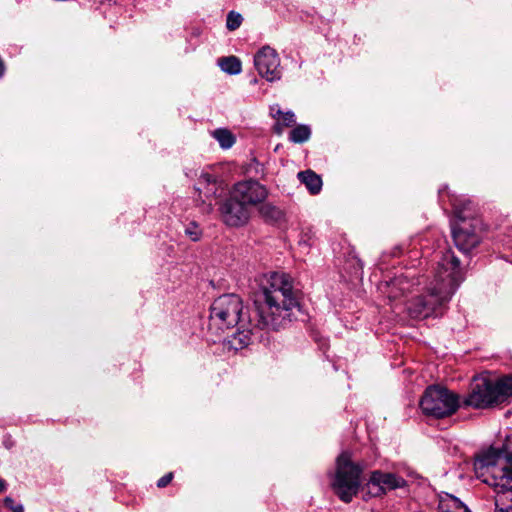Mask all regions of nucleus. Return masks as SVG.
<instances>
[{
  "mask_svg": "<svg viewBox=\"0 0 512 512\" xmlns=\"http://www.w3.org/2000/svg\"><path fill=\"white\" fill-rule=\"evenodd\" d=\"M332 487L342 501L349 503L352 500V455L348 451L337 458Z\"/></svg>",
  "mask_w": 512,
  "mask_h": 512,
  "instance_id": "obj_8",
  "label": "nucleus"
},
{
  "mask_svg": "<svg viewBox=\"0 0 512 512\" xmlns=\"http://www.w3.org/2000/svg\"><path fill=\"white\" fill-rule=\"evenodd\" d=\"M478 479L489 486L512 488V435L501 447H490L479 453L474 461Z\"/></svg>",
  "mask_w": 512,
  "mask_h": 512,
  "instance_id": "obj_3",
  "label": "nucleus"
},
{
  "mask_svg": "<svg viewBox=\"0 0 512 512\" xmlns=\"http://www.w3.org/2000/svg\"><path fill=\"white\" fill-rule=\"evenodd\" d=\"M255 305L257 328L272 331L286 328L300 310L291 277L281 272L271 273L266 285L262 287V296L255 301Z\"/></svg>",
  "mask_w": 512,
  "mask_h": 512,
  "instance_id": "obj_2",
  "label": "nucleus"
},
{
  "mask_svg": "<svg viewBox=\"0 0 512 512\" xmlns=\"http://www.w3.org/2000/svg\"><path fill=\"white\" fill-rule=\"evenodd\" d=\"M311 136V129L308 125H297L295 126L290 134H289V140L293 143H304L306 142Z\"/></svg>",
  "mask_w": 512,
  "mask_h": 512,
  "instance_id": "obj_18",
  "label": "nucleus"
},
{
  "mask_svg": "<svg viewBox=\"0 0 512 512\" xmlns=\"http://www.w3.org/2000/svg\"><path fill=\"white\" fill-rule=\"evenodd\" d=\"M201 180L206 183V184H210V183H215L216 182V179L210 175V174H202L201 175Z\"/></svg>",
  "mask_w": 512,
  "mask_h": 512,
  "instance_id": "obj_30",
  "label": "nucleus"
},
{
  "mask_svg": "<svg viewBox=\"0 0 512 512\" xmlns=\"http://www.w3.org/2000/svg\"><path fill=\"white\" fill-rule=\"evenodd\" d=\"M230 194L238 199L247 208L263 202L267 195V189L256 180H246L236 183Z\"/></svg>",
  "mask_w": 512,
  "mask_h": 512,
  "instance_id": "obj_9",
  "label": "nucleus"
},
{
  "mask_svg": "<svg viewBox=\"0 0 512 512\" xmlns=\"http://www.w3.org/2000/svg\"><path fill=\"white\" fill-rule=\"evenodd\" d=\"M223 222L230 227H240L246 224L250 217V210L238 199L230 194L229 198L219 207Z\"/></svg>",
  "mask_w": 512,
  "mask_h": 512,
  "instance_id": "obj_10",
  "label": "nucleus"
},
{
  "mask_svg": "<svg viewBox=\"0 0 512 512\" xmlns=\"http://www.w3.org/2000/svg\"><path fill=\"white\" fill-rule=\"evenodd\" d=\"M259 213L268 221H278L282 218V211L271 203H263L259 208Z\"/></svg>",
  "mask_w": 512,
  "mask_h": 512,
  "instance_id": "obj_20",
  "label": "nucleus"
},
{
  "mask_svg": "<svg viewBox=\"0 0 512 512\" xmlns=\"http://www.w3.org/2000/svg\"><path fill=\"white\" fill-rule=\"evenodd\" d=\"M464 280L459 259L451 249L442 253L433 272L428 293L414 297L408 304V313L414 319H426L442 314V307L456 292Z\"/></svg>",
  "mask_w": 512,
  "mask_h": 512,
  "instance_id": "obj_1",
  "label": "nucleus"
},
{
  "mask_svg": "<svg viewBox=\"0 0 512 512\" xmlns=\"http://www.w3.org/2000/svg\"><path fill=\"white\" fill-rule=\"evenodd\" d=\"M216 64H241V60L236 56H223L217 59Z\"/></svg>",
  "mask_w": 512,
  "mask_h": 512,
  "instance_id": "obj_26",
  "label": "nucleus"
},
{
  "mask_svg": "<svg viewBox=\"0 0 512 512\" xmlns=\"http://www.w3.org/2000/svg\"><path fill=\"white\" fill-rule=\"evenodd\" d=\"M222 71L229 74V75H237L241 73L242 66H220Z\"/></svg>",
  "mask_w": 512,
  "mask_h": 512,
  "instance_id": "obj_28",
  "label": "nucleus"
},
{
  "mask_svg": "<svg viewBox=\"0 0 512 512\" xmlns=\"http://www.w3.org/2000/svg\"><path fill=\"white\" fill-rule=\"evenodd\" d=\"M250 83L251 84H256L257 83V79L255 77H253L251 80H250Z\"/></svg>",
  "mask_w": 512,
  "mask_h": 512,
  "instance_id": "obj_33",
  "label": "nucleus"
},
{
  "mask_svg": "<svg viewBox=\"0 0 512 512\" xmlns=\"http://www.w3.org/2000/svg\"><path fill=\"white\" fill-rule=\"evenodd\" d=\"M282 114H283V112H282V110H281V108H280V106L278 104H275V105L270 107V115L273 118L281 119Z\"/></svg>",
  "mask_w": 512,
  "mask_h": 512,
  "instance_id": "obj_29",
  "label": "nucleus"
},
{
  "mask_svg": "<svg viewBox=\"0 0 512 512\" xmlns=\"http://www.w3.org/2000/svg\"><path fill=\"white\" fill-rule=\"evenodd\" d=\"M243 22V17L240 13L232 10L227 14L226 28L229 31H235L238 29Z\"/></svg>",
  "mask_w": 512,
  "mask_h": 512,
  "instance_id": "obj_22",
  "label": "nucleus"
},
{
  "mask_svg": "<svg viewBox=\"0 0 512 512\" xmlns=\"http://www.w3.org/2000/svg\"><path fill=\"white\" fill-rule=\"evenodd\" d=\"M259 75L267 81L272 82L280 78V71L278 66H256Z\"/></svg>",
  "mask_w": 512,
  "mask_h": 512,
  "instance_id": "obj_21",
  "label": "nucleus"
},
{
  "mask_svg": "<svg viewBox=\"0 0 512 512\" xmlns=\"http://www.w3.org/2000/svg\"><path fill=\"white\" fill-rule=\"evenodd\" d=\"M212 135L223 149H229L235 143V137L228 129H216L213 131Z\"/></svg>",
  "mask_w": 512,
  "mask_h": 512,
  "instance_id": "obj_19",
  "label": "nucleus"
},
{
  "mask_svg": "<svg viewBox=\"0 0 512 512\" xmlns=\"http://www.w3.org/2000/svg\"><path fill=\"white\" fill-rule=\"evenodd\" d=\"M419 407L427 417L447 418L455 414L460 408V396L445 386L429 385L419 400Z\"/></svg>",
  "mask_w": 512,
  "mask_h": 512,
  "instance_id": "obj_6",
  "label": "nucleus"
},
{
  "mask_svg": "<svg viewBox=\"0 0 512 512\" xmlns=\"http://www.w3.org/2000/svg\"><path fill=\"white\" fill-rule=\"evenodd\" d=\"M5 488V482L0 478V492L3 491Z\"/></svg>",
  "mask_w": 512,
  "mask_h": 512,
  "instance_id": "obj_31",
  "label": "nucleus"
},
{
  "mask_svg": "<svg viewBox=\"0 0 512 512\" xmlns=\"http://www.w3.org/2000/svg\"><path fill=\"white\" fill-rule=\"evenodd\" d=\"M0 64H3L2 59L0 58Z\"/></svg>",
  "mask_w": 512,
  "mask_h": 512,
  "instance_id": "obj_35",
  "label": "nucleus"
},
{
  "mask_svg": "<svg viewBox=\"0 0 512 512\" xmlns=\"http://www.w3.org/2000/svg\"><path fill=\"white\" fill-rule=\"evenodd\" d=\"M5 66H0V77H2L4 75V72H5Z\"/></svg>",
  "mask_w": 512,
  "mask_h": 512,
  "instance_id": "obj_32",
  "label": "nucleus"
},
{
  "mask_svg": "<svg viewBox=\"0 0 512 512\" xmlns=\"http://www.w3.org/2000/svg\"><path fill=\"white\" fill-rule=\"evenodd\" d=\"M461 223L452 226V238L456 247L463 253H469L479 243L480 237L475 230L466 223L465 217L459 215Z\"/></svg>",
  "mask_w": 512,
  "mask_h": 512,
  "instance_id": "obj_11",
  "label": "nucleus"
},
{
  "mask_svg": "<svg viewBox=\"0 0 512 512\" xmlns=\"http://www.w3.org/2000/svg\"><path fill=\"white\" fill-rule=\"evenodd\" d=\"M491 487L496 492L494 512H512V488Z\"/></svg>",
  "mask_w": 512,
  "mask_h": 512,
  "instance_id": "obj_14",
  "label": "nucleus"
},
{
  "mask_svg": "<svg viewBox=\"0 0 512 512\" xmlns=\"http://www.w3.org/2000/svg\"><path fill=\"white\" fill-rule=\"evenodd\" d=\"M457 510L466 511V505L457 497L446 494L445 497L440 499L439 512H456Z\"/></svg>",
  "mask_w": 512,
  "mask_h": 512,
  "instance_id": "obj_17",
  "label": "nucleus"
},
{
  "mask_svg": "<svg viewBox=\"0 0 512 512\" xmlns=\"http://www.w3.org/2000/svg\"><path fill=\"white\" fill-rule=\"evenodd\" d=\"M493 380L499 404L510 403L512 401V374L503 375Z\"/></svg>",
  "mask_w": 512,
  "mask_h": 512,
  "instance_id": "obj_13",
  "label": "nucleus"
},
{
  "mask_svg": "<svg viewBox=\"0 0 512 512\" xmlns=\"http://www.w3.org/2000/svg\"><path fill=\"white\" fill-rule=\"evenodd\" d=\"M297 179L311 195H318L322 190L323 181L321 176L311 169L298 172Z\"/></svg>",
  "mask_w": 512,
  "mask_h": 512,
  "instance_id": "obj_12",
  "label": "nucleus"
},
{
  "mask_svg": "<svg viewBox=\"0 0 512 512\" xmlns=\"http://www.w3.org/2000/svg\"><path fill=\"white\" fill-rule=\"evenodd\" d=\"M4 504L7 508L12 510L13 512H23L24 511L23 506L21 504L15 503V501L10 497L5 498Z\"/></svg>",
  "mask_w": 512,
  "mask_h": 512,
  "instance_id": "obj_25",
  "label": "nucleus"
},
{
  "mask_svg": "<svg viewBox=\"0 0 512 512\" xmlns=\"http://www.w3.org/2000/svg\"><path fill=\"white\" fill-rule=\"evenodd\" d=\"M253 64H274L280 62L277 51L269 45L260 48L254 55Z\"/></svg>",
  "mask_w": 512,
  "mask_h": 512,
  "instance_id": "obj_16",
  "label": "nucleus"
},
{
  "mask_svg": "<svg viewBox=\"0 0 512 512\" xmlns=\"http://www.w3.org/2000/svg\"><path fill=\"white\" fill-rule=\"evenodd\" d=\"M494 380L488 377H474L469 393L463 400V406L474 409H490L500 406L498 394L494 389Z\"/></svg>",
  "mask_w": 512,
  "mask_h": 512,
  "instance_id": "obj_7",
  "label": "nucleus"
},
{
  "mask_svg": "<svg viewBox=\"0 0 512 512\" xmlns=\"http://www.w3.org/2000/svg\"><path fill=\"white\" fill-rule=\"evenodd\" d=\"M173 479V473L172 472H169L167 474H165L164 476H162L158 481H157V486L159 488H164L166 487Z\"/></svg>",
  "mask_w": 512,
  "mask_h": 512,
  "instance_id": "obj_27",
  "label": "nucleus"
},
{
  "mask_svg": "<svg viewBox=\"0 0 512 512\" xmlns=\"http://www.w3.org/2000/svg\"><path fill=\"white\" fill-rule=\"evenodd\" d=\"M281 123H277L274 126V131L277 134H281L283 129L282 126L290 127L295 123V115L292 111L283 112L281 117Z\"/></svg>",
  "mask_w": 512,
  "mask_h": 512,
  "instance_id": "obj_23",
  "label": "nucleus"
},
{
  "mask_svg": "<svg viewBox=\"0 0 512 512\" xmlns=\"http://www.w3.org/2000/svg\"><path fill=\"white\" fill-rule=\"evenodd\" d=\"M446 188H447V186H444L443 188H440L439 189V194H442Z\"/></svg>",
  "mask_w": 512,
  "mask_h": 512,
  "instance_id": "obj_34",
  "label": "nucleus"
},
{
  "mask_svg": "<svg viewBox=\"0 0 512 512\" xmlns=\"http://www.w3.org/2000/svg\"><path fill=\"white\" fill-rule=\"evenodd\" d=\"M185 234L192 240L198 241L201 238L202 232L199 226L195 222L189 223L185 228Z\"/></svg>",
  "mask_w": 512,
  "mask_h": 512,
  "instance_id": "obj_24",
  "label": "nucleus"
},
{
  "mask_svg": "<svg viewBox=\"0 0 512 512\" xmlns=\"http://www.w3.org/2000/svg\"><path fill=\"white\" fill-rule=\"evenodd\" d=\"M249 320L244 318L242 299L236 294H223L210 307L209 326L216 331H225L237 325L245 327Z\"/></svg>",
  "mask_w": 512,
  "mask_h": 512,
  "instance_id": "obj_5",
  "label": "nucleus"
},
{
  "mask_svg": "<svg viewBox=\"0 0 512 512\" xmlns=\"http://www.w3.org/2000/svg\"><path fill=\"white\" fill-rule=\"evenodd\" d=\"M250 325L247 324L245 327L238 328V331L234 333L229 340L230 347L234 350H240L247 347L251 343L252 331L246 329Z\"/></svg>",
  "mask_w": 512,
  "mask_h": 512,
  "instance_id": "obj_15",
  "label": "nucleus"
},
{
  "mask_svg": "<svg viewBox=\"0 0 512 512\" xmlns=\"http://www.w3.org/2000/svg\"><path fill=\"white\" fill-rule=\"evenodd\" d=\"M361 471V466L354 462V496H361L364 500L381 497L390 491L408 486L407 480L402 476L382 470L371 471L366 483L362 484Z\"/></svg>",
  "mask_w": 512,
  "mask_h": 512,
  "instance_id": "obj_4",
  "label": "nucleus"
}]
</instances>
